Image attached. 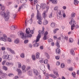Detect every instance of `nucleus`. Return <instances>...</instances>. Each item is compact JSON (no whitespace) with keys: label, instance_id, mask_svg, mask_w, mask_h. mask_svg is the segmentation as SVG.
<instances>
[{"label":"nucleus","instance_id":"f257e3e1","mask_svg":"<svg viewBox=\"0 0 79 79\" xmlns=\"http://www.w3.org/2000/svg\"><path fill=\"white\" fill-rule=\"evenodd\" d=\"M29 31H30V28H27L26 31V32L27 34H24L23 32L20 33V37L23 39H26L27 37H31L32 35L31 34H29V33H30Z\"/></svg>","mask_w":79,"mask_h":79},{"label":"nucleus","instance_id":"f03ea898","mask_svg":"<svg viewBox=\"0 0 79 79\" xmlns=\"http://www.w3.org/2000/svg\"><path fill=\"white\" fill-rule=\"evenodd\" d=\"M75 15H76L75 14V13H73L71 14V16L70 17V19H72L71 20V21L69 22L70 24H73V25L71 26V29L72 31H73V30L74 29V27L76 26V22H75V20H74V19H73V18H74L75 17Z\"/></svg>","mask_w":79,"mask_h":79},{"label":"nucleus","instance_id":"7ed1b4c3","mask_svg":"<svg viewBox=\"0 0 79 79\" xmlns=\"http://www.w3.org/2000/svg\"><path fill=\"white\" fill-rule=\"evenodd\" d=\"M38 32L39 34H38V36L37 37L36 40H35L34 41H33V42H35V43L33 45V47H38L39 46V43H37V42H38V41H39V40H40L41 31H39Z\"/></svg>","mask_w":79,"mask_h":79},{"label":"nucleus","instance_id":"20e7f679","mask_svg":"<svg viewBox=\"0 0 79 79\" xmlns=\"http://www.w3.org/2000/svg\"><path fill=\"white\" fill-rule=\"evenodd\" d=\"M57 18L60 20H61L63 19L62 15V10L61 11L60 10H58L56 12Z\"/></svg>","mask_w":79,"mask_h":79},{"label":"nucleus","instance_id":"39448f33","mask_svg":"<svg viewBox=\"0 0 79 79\" xmlns=\"http://www.w3.org/2000/svg\"><path fill=\"white\" fill-rule=\"evenodd\" d=\"M37 19L39 20L38 21V24H42V21H41V20L42 19V18L41 14L39 13V10H37Z\"/></svg>","mask_w":79,"mask_h":79},{"label":"nucleus","instance_id":"423d86ee","mask_svg":"<svg viewBox=\"0 0 79 79\" xmlns=\"http://www.w3.org/2000/svg\"><path fill=\"white\" fill-rule=\"evenodd\" d=\"M42 31H41V34H40V37H41V34H44V35H46L47 36L48 34V32L46 31L45 33H44L45 32V31L44 30H45V28H44V27H43L42 28Z\"/></svg>","mask_w":79,"mask_h":79},{"label":"nucleus","instance_id":"0eeeda50","mask_svg":"<svg viewBox=\"0 0 79 79\" xmlns=\"http://www.w3.org/2000/svg\"><path fill=\"white\" fill-rule=\"evenodd\" d=\"M2 58L3 59H5V60H11L12 58L11 56H10L8 54L4 55L2 56Z\"/></svg>","mask_w":79,"mask_h":79},{"label":"nucleus","instance_id":"6e6552de","mask_svg":"<svg viewBox=\"0 0 79 79\" xmlns=\"http://www.w3.org/2000/svg\"><path fill=\"white\" fill-rule=\"evenodd\" d=\"M46 10H45L44 11L43 13L42 14V16L44 18H45L47 17V15H46V13L48 12V9H49V6H47L46 7Z\"/></svg>","mask_w":79,"mask_h":79},{"label":"nucleus","instance_id":"1a4fd4ad","mask_svg":"<svg viewBox=\"0 0 79 79\" xmlns=\"http://www.w3.org/2000/svg\"><path fill=\"white\" fill-rule=\"evenodd\" d=\"M3 36L4 37H2L0 38L1 40L2 41H4V42H6L7 41V36L5 34H3Z\"/></svg>","mask_w":79,"mask_h":79},{"label":"nucleus","instance_id":"9d476101","mask_svg":"<svg viewBox=\"0 0 79 79\" xmlns=\"http://www.w3.org/2000/svg\"><path fill=\"white\" fill-rule=\"evenodd\" d=\"M7 49L9 51L10 53H11L12 54H13V55H15V51L13 50L12 49H11V48H8Z\"/></svg>","mask_w":79,"mask_h":79},{"label":"nucleus","instance_id":"9b49d317","mask_svg":"<svg viewBox=\"0 0 79 79\" xmlns=\"http://www.w3.org/2000/svg\"><path fill=\"white\" fill-rule=\"evenodd\" d=\"M4 16L5 21H8V19H9L8 14H7L6 15H5Z\"/></svg>","mask_w":79,"mask_h":79},{"label":"nucleus","instance_id":"f8f14e48","mask_svg":"<svg viewBox=\"0 0 79 79\" xmlns=\"http://www.w3.org/2000/svg\"><path fill=\"white\" fill-rule=\"evenodd\" d=\"M51 2H52L53 4H56L58 1L57 0H50Z\"/></svg>","mask_w":79,"mask_h":79},{"label":"nucleus","instance_id":"ddd939ff","mask_svg":"<svg viewBox=\"0 0 79 79\" xmlns=\"http://www.w3.org/2000/svg\"><path fill=\"white\" fill-rule=\"evenodd\" d=\"M7 13H5V10H2V11L1 13V14L2 16H5V15H6L7 14Z\"/></svg>","mask_w":79,"mask_h":79},{"label":"nucleus","instance_id":"4468645a","mask_svg":"<svg viewBox=\"0 0 79 79\" xmlns=\"http://www.w3.org/2000/svg\"><path fill=\"white\" fill-rule=\"evenodd\" d=\"M6 65L7 66H10V65H13V64L12 62H7L6 63Z\"/></svg>","mask_w":79,"mask_h":79},{"label":"nucleus","instance_id":"2eb2a0df","mask_svg":"<svg viewBox=\"0 0 79 79\" xmlns=\"http://www.w3.org/2000/svg\"><path fill=\"white\" fill-rule=\"evenodd\" d=\"M46 6V4H45L42 3L41 4V7L42 9H45V8Z\"/></svg>","mask_w":79,"mask_h":79},{"label":"nucleus","instance_id":"dca6fc26","mask_svg":"<svg viewBox=\"0 0 79 79\" xmlns=\"http://www.w3.org/2000/svg\"><path fill=\"white\" fill-rule=\"evenodd\" d=\"M56 45L57 46V48H60V42L58 41H57L56 43Z\"/></svg>","mask_w":79,"mask_h":79},{"label":"nucleus","instance_id":"f3484780","mask_svg":"<svg viewBox=\"0 0 79 79\" xmlns=\"http://www.w3.org/2000/svg\"><path fill=\"white\" fill-rule=\"evenodd\" d=\"M14 43L16 44H18L19 43V40L18 39H17L14 40Z\"/></svg>","mask_w":79,"mask_h":79},{"label":"nucleus","instance_id":"a211bd4d","mask_svg":"<svg viewBox=\"0 0 79 79\" xmlns=\"http://www.w3.org/2000/svg\"><path fill=\"white\" fill-rule=\"evenodd\" d=\"M33 72L34 73V74L36 75V76H37L38 75V71L37 70H35V69H33Z\"/></svg>","mask_w":79,"mask_h":79},{"label":"nucleus","instance_id":"6ab92c4d","mask_svg":"<svg viewBox=\"0 0 79 79\" xmlns=\"http://www.w3.org/2000/svg\"><path fill=\"white\" fill-rule=\"evenodd\" d=\"M45 55L47 59H49L50 58V55H49V54L48 53H45Z\"/></svg>","mask_w":79,"mask_h":79},{"label":"nucleus","instance_id":"aec40b11","mask_svg":"<svg viewBox=\"0 0 79 79\" xmlns=\"http://www.w3.org/2000/svg\"><path fill=\"white\" fill-rule=\"evenodd\" d=\"M7 74L5 73H2V78H5L6 77Z\"/></svg>","mask_w":79,"mask_h":79},{"label":"nucleus","instance_id":"412c9836","mask_svg":"<svg viewBox=\"0 0 79 79\" xmlns=\"http://www.w3.org/2000/svg\"><path fill=\"white\" fill-rule=\"evenodd\" d=\"M62 15H63V18H65V17H66V15L64 13V10H62Z\"/></svg>","mask_w":79,"mask_h":79},{"label":"nucleus","instance_id":"4be33fe9","mask_svg":"<svg viewBox=\"0 0 79 79\" xmlns=\"http://www.w3.org/2000/svg\"><path fill=\"white\" fill-rule=\"evenodd\" d=\"M26 68V66L23 65L22 67V69L23 70V73H25L26 72V70H25V69Z\"/></svg>","mask_w":79,"mask_h":79},{"label":"nucleus","instance_id":"5701e85b","mask_svg":"<svg viewBox=\"0 0 79 79\" xmlns=\"http://www.w3.org/2000/svg\"><path fill=\"white\" fill-rule=\"evenodd\" d=\"M51 26L52 28H55V23H52L51 24Z\"/></svg>","mask_w":79,"mask_h":79},{"label":"nucleus","instance_id":"b1692460","mask_svg":"<svg viewBox=\"0 0 79 79\" xmlns=\"http://www.w3.org/2000/svg\"><path fill=\"white\" fill-rule=\"evenodd\" d=\"M58 72H56V71H53L54 74L56 75L57 77H59V74H58Z\"/></svg>","mask_w":79,"mask_h":79},{"label":"nucleus","instance_id":"393cba45","mask_svg":"<svg viewBox=\"0 0 79 79\" xmlns=\"http://www.w3.org/2000/svg\"><path fill=\"white\" fill-rule=\"evenodd\" d=\"M45 76H46V79H48L49 78V77L50 76V75L48 73H45L44 74Z\"/></svg>","mask_w":79,"mask_h":79},{"label":"nucleus","instance_id":"a878e982","mask_svg":"<svg viewBox=\"0 0 79 79\" xmlns=\"http://www.w3.org/2000/svg\"><path fill=\"white\" fill-rule=\"evenodd\" d=\"M79 3V1L77 0H74V3L75 5H77Z\"/></svg>","mask_w":79,"mask_h":79},{"label":"nucleus","instance_id":"bb28decb","mask_svg":"<svg viewBox=\"0 0 79 79\" xmlns=\"http://www.w3.org/2000/svg\"><path fill=\"white\" fill-rule=\"evenodd\" d=\"M16 29V27H15V26H11L10 27V29L12 30L13 31L15 30Z\"/></svg>","mask_w":79,"mask_h":79},{"label":"nucleus","instance_id":"cd10ccee","mask_svg":"<svg viewBox=\"0 0 79 79\" xmlns=\"http://www.w3.org/2000/svg\"><path fill=\"white\" fill-rule=\"evenodd\" d=\"M50 77H52L53 79H55L56 78V77L53 74H50Z\"/></svg>","mask_w":79,"mask_h":79},{"label":"nucleus","instance_id":"c85d7f7f","mask_svg":"<svg viewBox=\"0 0 79 79\" xmlns=\"http://www.w3.org/2000/svg\"><path fill=\"white\" fill-rule=\"evenodd\" d=\"M39 55H40V53L39 52H37L36 55V57L37 59H38L39 58Z\"/></svg>","mask_w":79,"mask_h":79},{"label":"nucleus","instance_id":"c756f323","mask_svg":"<svg viewBox=\"0 0 79 79\" xmlns=\"http://www.w3.org/2000/svg\"><path fill=\"white\" fill-rule=\"evenodd\" d=\"M71 52V54L72 55H73L74 56L75 55V53H74V51L73 50H71L70 51Z\"/></svg>","mask_w":79,"mask_h":79},{"label":"nucleus","instance_id":"7c9ffc66","mask_svg":"<svg viewBox=\"0 0 79 79\" xmlns=\"http://www.w3.org/2000/svg\"><path fill=\"white\" fill-rule=\"evenodd\" d=\"M56 53H58V54H60V49L57 48L56 50Z\"/></svg>","mask_w":79,"mask_h":79},{"label":"nucleus","instance_id":"2f4dec72","mask_svg":"<svg viewBox=\"0 0 79 79\" xmlns=\"http://www.w3.org/2000/svg\"><path fill=\"white\" fill-rule=\"evenodd\" d=\"M25 57V56H24V53H22L21 54L20 57H21V58H24Z\"/></svg>","mask_w":79,"mask_h":79},{"label":"nucleus","instance_id":"473e14b6","mask_svg":"<svg viewBox=\"0 0 79 79\" xmlns=\"http://www.w3.org/2000/svg\"><path fill=\"white\" fill-rule=\"evenodd\" d=\"M17 71L18 72V73L19 75V74H21V73H22L21 70L19 69H17Z\"/></svg>","mask_w":79,"mask_h":79},{"label":"nucleus","instance_id":"72a5a7b5","mask_svg":"<svg viewBox=\"0 0 79 79\" xmlns=\"http://www.w3.org/2000/svg\"><path fill=\"white\" fill-rule=\"evenodd\" d=\"M2 68L4 70H5V71H7L8 70V68L6 66H3Z\"/></svg>","mask_w":79,"mask_h":79},{"label":"nucleus","instance_id":"f704fd0d","mask_svg":"<svg viewBox=\"0 0 79 79\" xmlns=\"http://www.w3.org/2000/svg\"><path fill=\"white\" fill-rule=\"evenodd\" d=\"M43 24L44 25H47L48 24V21L46 20H45L43 22Z\"/></svg>","mask_w":79,"mask_h":79},{"label":"nucleus","instance_id":"c9c22d12","mask_svg":"<svg viewBox=\"0 0 79 79\" xmlns=\"http://www.w3.org/2000/svg\"><path fill=\"white\" fill-rule=\"evenodd\" d=\"M12 4V2H6V5L7 6H9L10 5H11V4Z\"/></svg>","mask_w":79,"mask_h":79},{"label":"nucleus","instance_id":"e433bc0d","mask_svg":"<svg viewBox=\"0 0 79 79\" xmlns=\"http://www.w3.org/2000/svg\"><path fill=\"white\" fill-rule=\"evenodd\" d=\"M58 30H59V29L58 28L55 29V30H54L53 31V33H54V34H55V33H56V32H57V31H58Z\"/></svg>","mask_w":79,"mask_h":79},{"label":"nucleus","instance_id":"4c0bfd02","mask_svg":"<svg viewBox=\"0 0 79 79\" xmlns=\"http://www.w3.org/2000/svg\"><path fill=\"white\" fill-rule=\"evenodd\" d=\"M27 1L26 0H21L20 2L22 3H25Z\"/></svg>","mask_w":79,"mask_h":79},{"label":"nucleus","instance_id":"58836bf2","mask_svg":"<svg viewBox=\"0 0 79 79\" xmlns=\"http://www.w3.org/2000/svg\"><path fill=\"white\" fill-rule=\"evenodd\" d=\"M8 76L9 77H13V76H14V75L13 73H10L9 74Z\"/></svg>","mask_w":79,"mask_h":79},{"label":"nucleus","instance_id":"ea45409f","mask_svg":"<svg viewBox=\"0 0 79 79\" xmlns=\"http://www.w3.org/2000/svg\"><path fill=\"white\" fill-rule=\"evenodd\" d=\"M43 40H47L48 39V38L47 37V36L45 35H44V37L43 38Z\"/></svg>","mask_w":79,"mask_h":79},{"label":"nucleus","instance_id":"a19ab883","mask_svg":"<svg viewBox=\"0 0 79 79\" xmlns=\"http://www.w3.org/2000/svg\"><path fill=\"white\" fill-rule=\"evenodd\" d=\"M28 74L31 76H32V71H31L28 72Z\"/></svg>","mask_w":79,"mask_h":79},{"label":"nucleus","instance_id":"79ce46f5","mask_svg":"<svg viewBox=\"0 0 79 79\" xmlns=\"http://www.w3.org/2000/svg\"><path fill=\"white\" fill-rule=\"evenodd\" d=\"M7 41L9 42H12V40L10 38H8L7 39Z\"/></svg>","mask_w":79,"mask_h":79},{"label":"nucleus","instance_id":"37998d69","mask_svg":"<svg viewBox=\"0 0 79 79\" xmlns=\"http://www.w3.org/2000/svg\"><path fill=\"white\" fill-rule=\"evenodd\" d=\"M32 58L33 59V60H35V56H34V55H32Z\"/></svg>","mask_w":79,"mask_h":79},{"label":"nucleus","instance_id":"c03bdc74","mask_svg":"<svg viewBox=\"0 0 79 79\" xmlns=\"http://www.w3.org/2000/svg\"><path fill=\"white\" fill-rule=\"evenodd\" d=\"M73 39L71 38H70L69 40V42L70 43H72V42H73Z\"/></svg>","mask_w":79,"mask_h":79},{"label":"nucleus","instance_id":"a18cd8bd","mask_svg":"<svg viewBox=\"0 0 79 79\" xmlns=\"http://www.w3.org/2000/svg\"><path fill=\"white\" fill-rule=\"evenodd\" d=\"M1 10H2V11L4 10H5V6H2L1 7Z\"/></svg>","mask_w":79,"mask_h":79},{"label":"nucleus","instance_id":"49530a36","mask_svg":"<svg viewBox=\"0 0 79 79\" xmlns=\"http://www.w3.org/2000/svg\"><path fill=\"white\" fill-rule=\"evenodd\" d=\"M61 67L62 68H64V64L63 63H62L61 65Z\"/></svg>","mask_w":79,"mask_h":79},{"label":"nucleus","instance_id":"de8ad7c7","mask_svg":"<svg viewBox=\"0 0 79 79\" xmlns=\"http://www.w3.org/2000/svg\"><path fill=\"white\" fill-rule=\"evenodd\" d=\"M72 75L74 77H75V76L76 75V73L75 72H73L72 73Z\"/></svg>","mask_w":79,"mask_h":79},{"label":"nucleus","instance_id":"09e8293b","mask_svg":"<svg viewBox=\"0 0 79 79\" xmlns=\"http://www.w3.org/2000/svg\"><path fill=\"white\" fill-rule=\"evenodd\" d=\"M48 42H53V40L51 39H50L48 40Z\"/></svg>","mask_w":79,"mask_h":79},{"label":"nucleus","instance_id":"8fccbe9b","mask_svg":"<svg viewBox=\"0 0 79 79\" xmlns=\"http://www.w3.org/2000/svg\"><path fill=\"white\" fill-rule=\"evenodd\" d=\"M71 60L70 59H69L68 60L67 63L68 64H69L71 63Z\"/></svg>","mask_w":79,"mask_h":79},{"label":"nucleus","instance_id":"3c124183","mask_svg":"<svg viewBox=\"0 0 79 79\" xmlns=\"http://www.w3.org/2000/svg\"><path fill=\"white\" fill-rule=\"evenodd\" d=\"M48 60L46 59V60H45L44 61V63L45 64H47V63H48Z\"/></svg>","mask_w":79,"mask_h":79},{"label":"nucleus","instance_id":"603ef678","mask_svg":"<svg viewBox=\"0 0 79 79\" xmlns=\"http://www.w3.org/2000/svg\"><path fill=\"white\" fill-rule=\"evenodd\" d=\"M19 66H18V68H21V64L20 63H19Z\"/></svg>","mask_w":79,"mask_h":79},{"label":"nucleus","instance_id":"864d4df0","mask_svg":"<svg viewBox=\"0 0 79 79\" xmlns=\"http://www.w3.org/2000/svg\"><path fill=\"white\" fill-rule=\"evenodd\" d=\"M49 18H52V13H51L49 15Z\"/></svg>","mask_w":79,"mask_h":79},{"label":"nucleus","instance_id":"5fc2aeb1","mask_svg":"<svg viewBox=\"0 0 79 79\" xmlns=\"http://www.w3.org/2000/svg\"><path fill=\"white\" fill-rule=\"evenodd\" d=\"M23 6H24V5H22L21 6H20L19 7V10H18V11H19V10H21V8H22V7H23Z\"/></svg>","mask_w":79,"mask_h":79},{"label":"nucleus","instance_id":"6e6d98bb","mask_svg":"<svg viewBox=\"0 0 79 79\" xmlns=\"http://www.w3.org/2000/svg\"><path fill=\"white\" fill-rule=\"evenodd\" d=\"M38 2V1H37V0H34V4H36V3H37Z\"/></svg>","mask_w":79,"mask_h":79},{"label":"nucleus","instance_id":"4d7b16f0","mask_svg":"<svg viewBox=\"0 0 79 79\" xmlns=\"http://www.w3.org/2000/svg\"><path fill=\"white\" fill-rule=\"evenodd\" d=\"M58 7L57 6H56V7H55L54 10H55V11H56V10H58Z\"/></svg>","mask_w":79,"mask_h":79},{"label":"nucleus","instance_id":"13d9d810","mask_svg":"<svg viewBox=\"0 0 79 79\" xmlns=\"http://www.w3.org/2000/svg\"><path fill=\"white\" fill-rule=\"evenodd\" d=\"M69 70L70 71H73V68H72V67H70L69 69Z\"/></svg>","mask_w":79,"mask_h":79},{"label":"nucleus","instance_id":"bf43d9fd","mask_svg":"<svg viewBox=\"0 0 79 79\" xmlns=\"http://www.w3.org/2000/svg\"><path fill=\"white\" fill-rule=\"evenodd\" d=\"M31 69V67L30 66H28L26 69V70H29V69Z\"/></svg>","mask_w":79,"mask_h":79},{"label":"nucleus","instance_id":"052dcab7","mask_svg":"<svg viewBox=\"0 0 79 79\" xmlns=\"http://www.w3.org/2000/svg\"><path fill=\"white\" fill-rule=\"evenodd\" d=\"M6 63V60H4L3 61V62H2V65H5V64Z\"/></svg>","mask_w":79,"mask_h":79},{"label":"nucleus","instance_id":"680f3d73","mask_svg":"<svg viewBox=\"0 0 79 79\" xmlns=\"http://www.w3.org/2000/svg\"><path fill=\"white\" fill-rule=\"evenodd\" d=\"M64 39H65V40H68V37L65 36L64 37Z\"/></svg>","mask_w":79,"mask_h":79},{"label":"nucleus","instance_id":"e2e57ef3","mask_svg":"<svg viewBox=\"0 0 79 79\" xmlns=\"http://www.w3.org/2000/svg\"><path fill=\"white\" fill-rule=\"evenodd\" d=\"M56 60H59L60 59V56H56Z\"/></svg>","mask_w":79,"mask_h":79},{"label":"nucleus","instance_id":"0e129e2a","mask_svg":"<svg viewBox=\"0 0 79 79\" xmlns=\"http://www.w3.org/2000/svg\"><path fill=\"white\" fill-rule=\"evenodd\" d=\"M32 18H31V19L30 20L29 22L31 24H32Z\"/></svg>","mask_w":79,"mask_h":79},{"label":"nucleus","instance_id":"69168bd1","mask_svg":"<svg viewBox=\"0 0 79 79\" xmlns=\"http://www.w3.org/2000/svg\"><path fill=\"white\" fill-rule=\"evenodd\" d=\"M34 13L32 14L31 15V18L32 19V18H34Z\"/></svg>","mask_w":79,"mask_h":79},{"label":"nucleus","instance_id":"338daca9","mask_svg":"<svg viewBox=\"0 0 79 79\" xmlns=\"http://www.w3.org/2000/svg\"><path fill=\"white\" fill-rule=\"evenodd\" d=\"M56 65H57V66H59V65H60V63L59 62V61H58L56 62Z\"/></svg>","mask_w":79,"mask_h":79},{"label":"nucleus","instance_id":"774afa93","mask_svg":"<svg viewBox=\"0 0 79 79\" xmlns=\"http://www.w3.org/2000/svg\"><path fill=\"white\" fill-rule=\"evenodd\" d=\"M28 42V40H25L24 41V43L25 44H27V43Z\"/></svg>","mask_w":79,"mask_h":79}]
</instances>
